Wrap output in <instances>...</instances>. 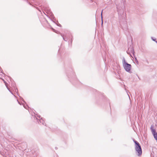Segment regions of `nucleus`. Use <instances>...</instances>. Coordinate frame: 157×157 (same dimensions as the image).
<instances>
[{
    "label": "nucleus",
    "mask_w": 157,
    "mask_h": 157,
    "mask_svg": "<svg viewBox=\"0 0 157 157\" xmlns=\"http://www.w3.org/2000/svg\"><path fill=\"white\" fill-rule=\"evenodd\" d=\"M133 141L135 144V149L137 155L140 156L142 154V150L141 146L139 143L135 139H133Z\"/></svg>",
    "instance_id": "f257e3e1"
},
{
    "label": "nucleus",
    "mask_w": 157,
    "mask_h": 157,
    "mask_svg": "<svg viewBox=\"0 0 157 157\" xmlns=\"http://www.w3.org/2000/svg\"><path fill=\"white\" fill-rule=\"evenodd\" d=\"M122 64L123 67L125 71L129 73H131L132 72L131 71L132 67L131 65L126 61L124 57L123 58L122 60Z\"/></svg>",
    "instance_id": "f03ea898"
},
{
    "label": "nucleus",
    "mask_w": 157,
    "mask_h": 157,
    "mask_svg": "<svg viewBox=\"0 0 157 157\" xmlns=\"http://www.w3.org/2000/svg\"><path fill=\"white\" fill-rule=\"evenodd\" d=\"M119 22L121 26H122V25H125V26L127 22L126 15L123 14L122 16L121 14L119 13Z\"/></svg>",
    "instance_id": "7ed1b4c3"
},
{
    "label": "nucleus",
    "mask_w": 157,
    "mask_h": 157,
    "mask_svg": "<svg viewBox=\"0 0 157 157\" xmlns=\"http://www.w3.org/2000/svg\"><path fill=\"white\" fill-rule=\"evenodd\" d=\"M35 117H36V119L37 120V121L39 124H42L43 125L46 126L44 120L42 118H40L41 116L40 115L36 114Z\"/></svg>",
    "instance_id": "20e7f679"
},
{
    "label": "nucleus",
    "mask_w": 157,
    "mask_h": 157,
    "mask_svg": "<svg viewBox=\"0 0 157 157\" xmlns=\"http://www.w3.org/2000/svg\"><path fill=\"white\" fill-rule=\"evenodd\" d=\"M127 54L131 55V53L134 55L135 52H134V50L132 46L128 48V51H127Z\"/></svg>",
    "instance_id": "39448f33"
},
{
    "label": "nucleus",
    "mask_w": 157,
    "mask_h": 157,
    "mask_svg": "<svg viewBox=\"0 0 157 157\" xmlns=\"http://www.w3.org/2000/svg\"><path fill=\"white\" fill-rule=\"evenodd\" d=\"M151 129L155 139L157 140V133L156 132L155 130V129H153L152 128H151Z\"/></svg>",
    "instance_id": "423d86ee"
},
{
    "label": "nucleus",
    "mask_w": 157,
    "mask_h": 157,
    "mask_svg": "<svg viewBox=\"0 0 157 157\" xmlns=\"http://www.w3.org/2000/svg\"><path fill=\"white\" fill-rule=\"evenodd\" d=\"M46 10L47 11V13L49 14L52 17H54V15L49 10L46 9Z\"/></svg>",
    "instance_id": "0eeeda50"
},
{
    "label": "nucleus",
    "mask_w": 157,
    "mask_h": 157,
    "mask_svg": "<svg viewBox=\"0 0 157 157\" xmlns=\"http://www.w3.org/2000/svg\"><path fill=\"white\" fill-rule=\"evenodd\" d=\"M2 80L3 81H4V83H5V84L7 88V89H8V90H9V91L12 94H13V93L10 91V89L8 88V87L7 86V83L3 79H2Z\"/></svg>",
    "instance_id": "6e6552de"
},
{
    "label": "nucleus",
    "mask_w": 157,
    "mask_h": 157,
    "mask_svg": "<svg viewBox=\"0 0 157 157\" xmlns=\"http://www.w3.org/2000/svg\"><path fill=\"white\" fill-rule=\"evenodd\" d=\"M61 36L63 37V40L65 41H67V40H68V39L67 38H66V37H65L64 36H63V35L62 34H61Z\"/></svg>",
    "instance_id": "1a4fd4ad"
},
{
    "label": "nucleus",
    "mask_w": 157,
    "mask_h": 157,
    "mask_svg": "<svg viewBox=\"0 0 157 157\" xmlns=\"http://www.w3.org/2000/svg\"><path fill=\"white\" fill-rule=\"evenodd\" d=\"M103 10H102L101 11V19L102 20V25L103 24V21H102V19H103L102 12H103Z\"/></svg>",
    "instance_id": "9d476101"
},
{
    "label": "nucleus",
    "mask_w": 157,
    "mask_h": 157,
    "mask_svg": "<svg viewBox=\"0 0 157 157\" xmlns=\"http://www.w3.org/2000/svg\"><path fill=\"white\" fill-rule=\"evenodd\" d=\"M20 98V99H21V100H22V101H23L24 102V103H26L25 101H24V99L23 98H22L21 97H20L19 96Z\"/></svg>",
    "instance_id": "9b49d317"
},
{
    "label": "nucleus",
    "mask_w": 157,
    "mask_h": 157,
    "mask_svg": "<svg viewBox=\"0 0 157 157\" xmlns=\"http://www.w3.org/2000/svg\"><path fill=\"white\" fill-rule=\"evenodd\" d=\"M56 25L57 26H59L60 27H61L62 26L60 24H59V23H58V24L56 23Z\"/></svg>",
    "instance_id": "f8f14e48"
},
{
    "label": "nucleus",
    "mask_w": 157,
    "mask_h": 157,
    "mask_svg": "<svg viewBox=\"0 0 157 157\" xmlns=\"http://www.w3.org/2000/svg\"><path fill=\"white\" fill-rule=\"evenodd\" d=\"M151 38L152 40L153 41H155V40H156V39L155 38H154L153 37H151Z\"/></svg>",
    "instance_id": "ddd939ff"
},
{
    "label": "nucleus",
    "mask_w": 157,
    "mask_h": 157,
    "mask_svg": "<svg viewBox=\"0 0 157 157\" xmlns=\"http://www.w3.org/2000/svg\"><path fill=\"white\" fill-rule=\"evenodd\" d=\"M52 29V30H53V31L54 32H55V33H57L56 31H57L56 30H55V29Z\"/></svg>",
    "instance_id": "4468645a"
},
{
    "label": "nucleus",
    "mask_w": 157,
    "mask_h": 157,
    "mask_svg": "<svg viewBox=\"0 0 157 157\" xmlns=\"http://www.w3.org/2000/svg\"><path fill=\"white\" fill-rule=\"evenodd\" d=\"M24 107L26 109H27V107H28V105H27L26 106H25V105H23Z\"/></svg>",
    "instance_id": "2eb2a0df"
},
{
    "label": "nucleus",
    "mask_w": 157,
    "mask_h": 157,
    "mask_svg": "<svg viewBox=\"0 0 157 157\" xmlns=\"http://www.w3.org/2000/svg\"><path fill=\"white\" fill-rule=\"evenodd\" d=\"M2 71V69H1V68L0 67V72L3 73Z\"/></svg>",
    "instance_id": "dca6fc26"
},
{
    "label": "nucleus",
    "mask_w": 157,
    "mask_h": 157,
    "mask_svg": "<svg viewBox=\"0 0 157 157\" xmlns=\"http://www.w3.org/2000/svg\"><path fill=\"white\" fill-rule=\"evenodd\" d=\"M17 101H18V103H19V104H20V105H21V103L20 102H19L18 101V100H17Z\"/></svg>",
    "instance_id": "f3484780"
},
{
    "label": "nucleus",
    "mask_w": 157,
    "mask_h": 157,
    "mask_svg": "<svg viewBox=\"0 0 157 157\" xmlns=\"http://www.w3.org/2000/svg\"><path fill=\"white\" fill-rule=\"evenodd\" d=\"M15 92H16L17 91H18V90H17V88H16V89H15Z\"/></svg>",
    "instance_id": "a211bd4d"
},
{
    "label": "nucleus",
    "mask_w": 157,
    "mask_h": 157,
    "mask_svg": "<svg viewBox=\"0 0 157 157\" xmlns=\"http://www.w3.org/2000/svg\"><path fill=\"white\" fill-rule=\"evenodd\" d=\"M72 39H71V41L70 42L71 43H72Z\"/></svg>",
    "instance_id": "6ab92c4d"
},
{
    "label": "nucleus",
    "mask_w": 157,
    "mask_h": 157,
    "mask_svg": "<svg viewBox=\"0 0 157 157\" xmlns=\"http://www.w3.org/2000/svg\"><path fill=\"white\" fill-rule=\"evenodd\" d=\"M71 36L72 38V35H70V36Z\"/></svg>",
    "instance_id": "aec40b11"
},
{
    "label": "nucleus",
    "mask_w": 157,
    "mask_h": 157,
    "mask_svg": "<svg viewBox=\"0 0 157 157\" xmlns=\"http://www.w3.org/2000/svg\"><path fill=\"white\" fill-rule=\"evenodd\" d=\"M155 42H156V43H157V41L155 40Z\"/></svg>",
    "instance_id": "412c9836"
},
{
    "label": "nucleus",
    "mask_w": 157,
    "mask_h": 157,
    "mask_svg": "<svg viewBox=\"0 0 157 157\" xmlns=\"http://www.w3.org/2000/svg\"><path fill=\"white\" fill-rule=\"evenodd\" d=\"M1 155H3V156H4L3 154H2L1 153Z\"/></svg>",
    "instance_id": "4be33fe9"
}]
</instances>
